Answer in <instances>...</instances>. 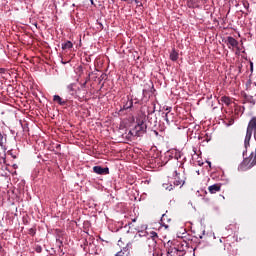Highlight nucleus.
<instances>
[{
  "mask_svg": "<svg viewBox=\"0 0 256 256\" xmlns=\"http://www.w3.org/2000/svg\"><path fill=\"white\" fill-rule=\"evenodd\" d=\"M172 179H174V187H183L185 185V168H183V164L176 162L172 169Z\"/></svg>",
  "mask_w": 256,
  "mask_h": 256,
  "instance_id": "f257e3e1",
  "label": "nucleus"
},
{
  "mask_svg": "<svg viewBox=\"0 0 256 256\" xmlns=\"http://www.w3.org/2000/svg\"><path fill=\"white\" fill-rule=\"evenodd\" d=\"M220 243H224V251H226L229 256H237L239 254V249L237 248V241H235V238L233 236L221 238Z\"/></svg>",
  "mask_w": 256,
  "mask_h": 256,
  "instance_id": "f03ea898",
  "label": "nucleus"
},
{
  "mask_svg": "<svg viewBox=\"0 0 256 256\" xmlns=\"http://www.w3.org/2000/svg\"><path fill=\"white\" fill-rule=\"evenodd\" d=\"M254 133V139L256 141V116L252 117V119L249 121L247 130H246V136L244 139V147L247 149L250 145L251 137H253Z\"/></svg>",
  "mask_w": 256,
  "mask_h": 256,
  "instance_id": "7ed1b4c3",
  "label": "nucleus"
},
{
  "mask_svg": "<svg viewBox=\"0 0 256 256\" xmlns=\"http://www.w3.org/2000/svg\"><path fill=\"white\" fill-rule=\"evenodd\" d=\"M147 133V123L143 120H137V125L130 130V135L133 137H143Z\"/></svg>",
  "mask_w": 256,
  "mask_h": 256,
  "instance_id": "20e7f679",
  "label": "nucleus"
},
{
  "mask_svg": "<svg viewBox=\"0 0 256 256\" xmlns=\"http://www.w3.org/2000/svg\"><path fill=\"white\" fill-rule=\"evenodd\" d=\"M224 43L227 45L228 49H237L239 51V41L233 36H228Z\"/></svg>",
  "mask_w": 256,
  "mask_h": 256,
  "instance_id": "39448f33",
  "label": "nucleus"
},
{
  "mask_svg": "<svg viewBox=\"0 0 256 256\" xmlns=\"http://www.w3.org/2000/svg\"><path fill=\"white\" fill-rule=\"evenodd\" d=\"M87 81L81 84V88H78V92H76V97L81 100L87 97Z\"/></svg>",
  "mask_w": 256,
  "mask_h": 256,
  "instance_id": "423d86ee",
  "label": "nucleus"
},
{
  "mask_svg": "<svg viewBox=\"0 0 256 256\" xmlns=\"http://www.w3.org/2000/svg\"><path fill=\"white\" fill-rule=\"evenodd\" d=\"M93 172L96 173V175H109V167H101V166H94Z\"/></svg>",
  "mask_w": 256,
  "mask_h": 256,
  "instance_id": "0eeeda50",
  "label": "nucleus"
},
{
  "mask_svg": "<svg viewBox=\"0 0 256 256\" xmlns=\"http://www.w3.org/2000/svg\"><path fill=\"white\" fill-rule=\"evenodd\" d=\"M167 223H171V217L167 214H163L160 219V224L162 227H165V229H169V225H167Z\"/></svg>",
  "mask_w": 256,
  "mask_h": 256,
  "instance_id": "6e6552de",
  "label": "nucleus"
},
{
  "mask_svg": "<svg viewBox=\"0 0 256 256\" xmlns=\"http://www.w3.org/2000/svg\"><path fill=\"white\" fill-rule=\"evenodd\" d=\"M129 255H131V251L129 250V244H127V246L123 247V249L117 252L114 256H129Z\"/></svg>",
  "mask_w": 256,
  "mask_h": 256,
  "instance_id": "1a4fd4ad",
  "label": "nucleus"
},
{
  "mask_svg": "<svg viewBox=\"0 0 256 256\" xmlns=\"http://www.w3.org/2000/svg\"><path fill=\"white\" fill-rule=\"evenodd\" d=\"M209 193L215 194L221 191V184H214L208 187Z\"/></svg>",
  "mask_w": 256,
  "mask_h": 256,
  "instance_id": "9d476101",
  "label": "nucleus"
},
{
  "mask_svg": "<svg viewBox=\"0 0 256 256\" xmlns=\"http://www.w3.org/2000/svg\"><path fill=\"white\" fill-rule=\"evenodd\" d=\"M53 101L54 103H58V105H61V106L67 105V100H63V98H61V96L59 95H54Z\"/></svg>",
  "mask_w": 256,
  "mask_h": 256,
  "instance_id": "9b49d317",
  "label": "nucleus"
},
{
  "mask_svg": "<svg viewBox=\"0 0 256 256\" xmlns=\"http://www.w3.org/2000/svg\"><path fill=\"white\" fill-rule=\"evenodd\" d=\"M151 238H148V243L151 244L153 247H155V245H157V241H155V239H157V232L152 231L150 233Z\"/></svg>",
  "mask_w": 256,
  "mask_h": 256,
  "instance_id": "f8f14e48",
  "label": "nucleus"
},
{
  "mask_svg": "<svg viewBox=\"0 0 256 256\" xmlns=\"http://www.w3.org/2000/svg\"><path fill=\"white\" fill-rule=\"evenodd\" d=\"M75 87H76V84H75V83L69 84V85L67 86L68 92H69L71 95H77V93H79V88H78L77 90H75Z\"/></svg>",
  "mask_w": 256,
  "mask_h": 256,
  "instance_id": "ddd939ff",
  "label": "nucleus"
},
{
  "mask_svg": "<svg viewBox=\"0 0 256 256\" xmlns=\"http://www.w3.org/2000/svg\"><path fill=\"white\" fill-rule=\"evenodd\" d=\"M175 248H176V251H184V253H187V249H189V247H187V242L180 243Z\"/></svg>",
  "mask_w": 256,
  "mask_h": 256,
  "instance_id": "4468645a",
  "label": "nucleus"
},
{
  "mask_svg": "<svg viewBox=\"0 0 256 256\" xmlns=\"http://www.w3.org/2000/svg\"><path fill=\"white\" fill-rule=\"evenodd\" d=\"M179 59V52L175 50V48L172 49V52L170 53V60L171 61H177Z\"/></svg>",
  "mask_w": 256,
  "mask_h": 256,
  "instance_id": "2eb2a0df",
  "label": "nucleus"
},
{
  "mask_svg": "<svg viewBox=\"0 0 256 256\" xmlns=\"http://www.w3.org/2000/svg\"><path fill=\"white\" fill-rule=\"evenodd\" d=\"M62 49H63V51H65L66 49H73V42L68 40V41L62 43Z\"/></svg>",
  "mask_w": 256,
  "mask_h": 256,
  "instance_id": "dca6fc26",
  "label": "nucleus"
},
{
  "mask_svg": "<svg viewBox=\"0 0 256 256\" xmlns=\"http://www.w3.org/2000/svg\"><path fill=\"white\" fill-rule=\"evenodd\" d=\"M167 256H177V248L170 247L167 249Z\"/></svg>",
  "mask_w": 256,
  "mask_h": 256,
  "instance_id": "f3484780",
  "label": "nucleus"
},
{
  "mask_svg": "<svg viewBox=\"0 0 256 256\" xmlns=\"http://www.w3.org/2000/svg\"><path fill=\"white\" fill-rule=\"evenodd\" d=\"M220 101L229 107L231 105V98L228 96H222Z\"/></svg>",
  "mask_w": 256,
  "mask_h": 256,
  "instance_id": "a211bd4d",
  "label": "nucleus"
},
{
  "mask_svg": "<svg viewBox=\"0 0 256 256\" xmlns=\"http://www.w3.org/2000/svg\"><path fill=\"white\" fill-rule=\"evenodd\" d=\"M131 107H133V99H130V100L128 99L124 104L123 109L127 110V109H131Z\"/></svg>",
  "mask_w": 256,
  "mask_h": 256,
  "instance_id": "6ab92c4d",
  "label": "nucleus"
},
{
  "mask_svg": "<svg viewBox=\"0 0 256 256\" xmlns=\"http://www.w3.org/2000/svg\"><path fill=\"white\" fill-rule=\"evenodd\" d=\"M8 155H11L12 159H17V150H9Z\"/></svg>",
  "mask_w": 256,
  "mask_h": 256,
  "instance_id": "aec40b11",
  "label": "nucleus"
},
{
  "mask_svg": "<svg viewBox=\"0 0 256 256\" xmlns=\"http://www.w3.org/2000/svg\"><path fill=\"white\" fill-rule=\"evenodd\" d=\"M5 141H6L5 137L0 132V147H2V149H3V147H5Z\"/></svg>",
  "mask_w": 256,
  "mask_h": 256,
  "instance_id": "412c9836",
  "label": "nucleus"
},
{
  "mask_svg": "<svg viewBox=\"0 0 256 256\" xmlns=\"http://www.w3.org/2000/svg\"><path fill=\"white\" fill-rule=\"evenodd\" d=\"M163 187L164 189H166L167 191H173V184H167V183H164L163 184Z\"/></svg>",
  "mask_w": 256,
  "mask_h": 256,
  "instance_id": "4be33fe9",
  "label": "nucleus"
},
{
  "mask_svg": "<svg viewBox=\"0 0 256 256\" xmlns=\"http://www.w3.org/2000/svg\"><path fill=\"white\" fill-rule=\"evenodd\" d=\"M28 233H29V235H31L32 237H35V235H36V233H37V229H35V228H30V229L28 230Z\"/></svg>",
  "mask_w": 256,
  "mask_h": 256,
  "instance_id": "5701e85b",
  "label": "nucleus"
},
{
  "mask_svg": "<svg viewBox=\"0 0 256 256\" xmlns=\"http://www.w3.org/2000/svg\"><path fill=\"white\" fill-rule=\"evenodd\" d=\"M242 5H243V7L246 8L247 11H249V1H247V0L242 1Z\"/></svg>",
  "mask_w": 256,
  "mask_h": 256,
  "instance_id": "b1692460",
  "label": "nucleus"
},
{
  "mask_svg": "<svg viewBox=\"0 0 256 256\" xmlns=\"http://www.w3.org/2000/svg\"><path fill=\"white\" fill-rule=\"evenodd\" d=\"M185 255H187V252L183 250H177L176 256H185Z\"/></svg>",
  "mask_w": 256,
  "mask_h": 256,
  "instance_id": "393cba45",
  "label": "nucleus"
},
{
  "mask_svg": "<svg viewBox=\"0 0 256 256\" xmlns=\"http://www.w3.org/2000/svg\"><path fill=\"white\" fill-rule=\"evenodd\" d=\"M148 256H161V253L156 252V251H150Z\"/></svg>",
  "mask_w": 256,
  "mask_h": 256,
  "instance_id": "a878e982",
  "label": "nucleus"
},
{
  "mask_svg": "<svg viewBox=\"0 0 256 256\" xmlns=\"http://www.w3.org/2000/svg\"><path fill=\"white\" fill-rule=\"evenodd\" d=\"M171 111V108L168 110V112L165 114V120L167 121V123H169V112Z\"/></svg>",
  "mask_w": 256,
  "mask_h": 256,
  "instance_id": "bb28decb",
  "label": "nucleus"
},
{
  "mask_svg": "<svg viewBox=\"0 0 256 256\" xmlns=\"http://www.w3.org/2000/svg\"><path fill=\"white\" fill-rule=\"evenodd\" d=\"M235 123V120L233 119V118H231L230 120H229V122H228V126L229 125H233Z\"/></svg>",
  "mask_w": 256,
  "mask_h": 256,
  "instance_id": "cd10ccee",
  "label": "nucleus"
},
{
  "mask_svg": "<svg viewBox=\"0 0 256 256\" xmlns=\"http://www.w3.org/2000/svg\"><path fill=\"white\" fill-rule=\"evenodd\" d=\"M250 71L253 72V62H250Z\"/></svg>",
  "mask_w": 256,
  "mask_h": 256,
  "instance_id": "c85d7f7f",
  "label": "nucleus"
},
{
  "mask_svg": "<svg viewBox=\"0 0 256 256\" xmlns=\"http://www.w3.org/2000/svg\"><path fill=\"white\" fill-rule=\"evenodd\" d=\"M134 2L136 3V5H141L140 1L139 0H134Z\"/></svg>",
  "mask_w": 256,
  "mask_h": 256,
  "instance_id": "c756f323",
  "label": "nucleus"
},
{
  "mask_svg": "<svg viewBox=\"0 0 256 256\" xmlns=\"http://www.w3.org/2000/svg\"><path fill=\"white\" fill-rule=\"evenodd\" d=\"M188 7H194V6H193V2H189V3H188Z\"/></svg>",
  "mask_w": 256,
  "mask_h": 256,
  "instance_id": "7c9ffc66",
  "label": "nucleus"
},
{
  "mask_svg": "<svg viewBox=\"0 0 256 256\" xmlns=\"http://www.w3.org/2000/svg\"><path fill=\"white\" fill-rule=\"evenodd\" d=\"M56 149H61V144H57Z\"/></svg>",
  "mask_w": 256,
  "mask_h": 256,
  "instance_id": "2f4dec72",
  "label": "nucleus"
},
{
  "mask_svg": "<svg viewBox=\"0 0 256 256\" xmlns=\"http://www.w3.org/2000/svg\"><path fill=\"white\" fill-rule=\"evenodd\" d=\"M37 253H41V248L36 249Z\"/></svg>",
  "mask_w": 256,
  "mask_h": 256,
  "instance_id": "473e14b6",
  "label": "nucleus"
},
{
  "mask_svg": "<svg viewBox=\"0 0 256 256\" xmlns=\"http://www.w3.org/2000/svg\"><path fill=\"white\" fill-rule=\"evenodd\" d=\"M241 67H243V66H239V67H238V69H239V73H241Z\"/></svg>",
  "mask_w": 256,
  "mask_h": 256,
  "instance_id": "72a5a7b5",
  "label": "nucleus"
},
{
  "mask_svg": "<svg viewBox=\"0 0 256 256\" xmlns=\"http://www.w3.org/2000/svg\"><path fill=\"white\" fill-rule=\"evenodd\" d=\"M135 221H137V218L132 219V222H133V223H135Z\"/></svg>",
  "mask_w": 256,
  "mask_h": 256,
  "instance_id": "f704fd0d",
  "label": "nucleus"
},
{
  "mask_svg": "<svg viewBox=\"0 0 256 256\" xmlns=\"http://www.w3.org/2000/svg\"><path fill=\"white\" fill-rule=\"evenodd\" d=\"M13 167H14V169H17V164H14Z\"/></svg>",
  "mask_w": 256,
  "mask_h": 256,
  "instance_id": "c9c22d12",
  "label": "nucleus"
},
{
  "mask_svg": "<svg viewBox=\"0 0 256 256\" xmlns=\"http://www.w3.org/2000/svg\"><path fill=\"white\" fill-rule=\"evenodd\" d=\"M3 251V246L0 245V252Z\"/></svg>",
  "mask_w": 256,
  "mask_h": 256,
  "instance_id": "e433bc0d",
  "label": "nucleus"
},
{
  "mask_svg": "<svg viewBox=\"0 0 256 256\" xmlns=\"http://www.w3.org/2000/svg\"><path fill=\"white\" fill-rule=\"evenodd\" d=\"M0 71L3 73L5 71V69L1 68Z\"/></svg>",
  "mask_w": 256,
  "mask_h": 256,
  "instance_id": "4c0bfd02",
  "label": "nucleus"
},
{
  "mask_svg": "<svg viewBox=\"0 0 256 256\" xmlns=\"http://www.w3.org/2000/svg\"><path fill=\"white\" fill-rule=\"evenodd\" d=\"M154 133H155V135H159V132H157V131H154Z\"/></svg>",
  "mask_w": 256,
  "mask_h": 256,
  "instance_id": "58836bf2",
  "label": "nucleus"
},
{
  "mask_svg": "<svg viewBox=\"0 0 256 256\" xmlns=\"http://www.w3.org/2000/svg\"><path fill=\"white\" fill-rule=\"evenodd\" d=\"M208 165H211V162H208Z\"/></svg>",
  "mask_w": 256,
  "mask_h": 256,
  "instance_id": "ea45409f",
  "label": "nucleus"
},
{
  "mask_svg": "<svg viewBox=\"0 0 256 256\" xmlns=\"http://www.w3.org/2000/svg\"><path fill=\"white\" fill-rule=\"evenodd\" d=\"M118 243H121V240H119Z\"/></svg>",
  "mask_w": 256,
  "mask_h": 256,
  "instance_id": "a19ab883",
  "label": "nucleus"
},
{
  "mask_svg": "<svg viewBox=\"0 0 256 256\" xmlns=\"http://www.w3.org/2000/svg\"><path fill=\"white\" fill-rule=\"evenodd\" d=\"M91 3L93 4V0H91Z\"/></svg>",
  "mask_w": 256,
  "mask_h": 256,
  "instance_id": "79ce46f5",
  "label": "nucleus"
}]
</instances>
